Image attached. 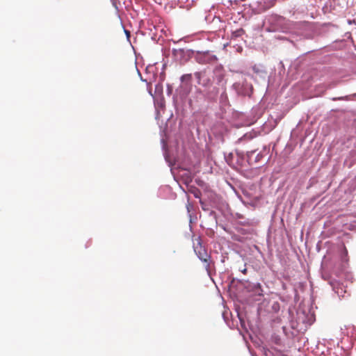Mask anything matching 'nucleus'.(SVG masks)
Listing matches in <instances>:
<instances>
[{
  "label": "nucleus",
  "mask_w": 356,
  "mask_h": 356,
  "mask_svg": "<svg viewBox=\"0 0 356 356\" xmlns=\"http://www.w3.org/2000/svg\"><path fill=\"white\" fill-rule=\"evenodd\" d=\"M197 83L205 88H210L213 83V76L210 72L203 70L194 74Z\"/></svg>",
  "instance_id": "1"
},
{
  "label": "nucleus",
  "mask_w": 356,
  "mask_h": 356,
  "mask_svg": "<svg viewBox=\"0 0 356 356\" xmlns=\"http://www.w3.org/2000/svg\"><path fill=\"white\" fill-rule=\"evenodd\" d=\"M197 243H194V251L203 262L207 264V269L210 268V256L208 254L207 250L202 246L200 238L196 239Z\"/></svg>",
  "instance_id": "2"
},
{
  "label": "nucleus",
  "mask_w": 356,
  "mask_h": 356,
  "mask_svg": "<svg viewBox=\"0 0 356 356\" xmlns=\"http://www.w3.org/2000/svg\"><path fill=\"white\" fill-rule=\"evenodd\" d=\"M191 74H184L181 77V81H191Z\"/></svg>",
  "instance_id": "3"
},
{
  "label": "nucleus",
  "mask_w": 356,
  "mask_h": 356,
  "mask_svg": "<svg viewBox=\"0 0 356 356\" xmlns=\"http://www.w3.org/2000/svg\"><path fill=\"white\" fill-rule=\"evenodd\" d=\"M337 294H338L339 296L343 297V296H343V293H346V291H343V290H342V289H341V291H339V289H338L337 290Z\"/></svg>",
  "instance_id": "4"
},
{
  "label": "nucleus",
  "mask_w": 356,
  "mask_h": 356,
  "mask_svg": "<svg viewBox=\"0 0 356 356\" xmlns=\"http://www.w3.org/2000/svg\"><path fill=\"white\" fill-rule=\"evenodd\" d=\"M224 77V75L222 74H219L218 77V81H220Z\"/></svg>",
  "instance_id": "5"
},
{
  "label": "nucleus",
  "mask_w": 356,
  "mask_h": 356,
  "mask_svg": "<svg viewBox=\"0 0 356 356\" xmlns=\"http://www.w3.org/2000/svg\"><path fill=\"white\" fill-rule=\"evenodd\" d=\"M156 90L158 89V90H159L160 91H161V90H162V86H161V85H160V84L156 85Z\"/></svg>",
  "instance_id": "6"
},
{
  "label": "nucleus",
  "mask_w": 356,
  "mask_h": 356,
  "mask_svg": "<svg viewBox=\"0 0 356 356\" xmlns=\"http://www.w3.org/2000/svg\"><path fill=\"white\" fill-rule=\"evenodd\" d=\"M273 3H270V4L268 6L266 7L265 9L270 8L271 6H273Z\"/></svg>",
  "instance_id": "7"
},
{
  "label": "nucleus",
  "mask_w": 356,
  "mask_h": 356,
  "mask_svg": "<svg viewBox=\"0 0 356 356\" xmlns=\"http://www.w3.org/2000/svg\"><path fill=\"white\" fill-rule=\"evenodd\" d=\"M125 33H126V34H127V35H129V31H125Z\"/></svg>",
  "instance_id": "8"
},
{
  "label": "nucleus",
  "mask_w": 356,
  "mask_h": 356,
  "mask_svg": "<svg viewBox=\"0 0 356 356\" xmlns=\"http://www.w3.org/2000/svg\"><path fill=\"white\" fill-rule=\"evenodd\" d=\"M246 270H247L245 268L244 270H243V273H246Z\"/></svg>",
  "instance_id": "9"
}]
</instances>
